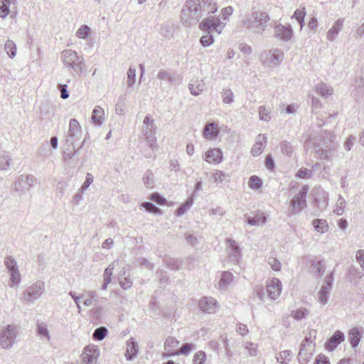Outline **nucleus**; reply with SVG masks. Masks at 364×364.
Returning a JSON list of instances; mask_svg holds the SVG:
<instances>
[{"mask_svg":"<svg viewBox=\"0 0 364 364\" xmlns=\"http://www.w3.org/2000/svg\"><path fill=\"white\" fill-rule=\"evenodd\" d=\"M335 136L330 132L320 131L319 133H311L305 141L307 149L314 148L317 157L321 160L330 161L333 155L336 148L328 147V144L334 139Z\"/></svg>","mask_w":364,"mask_h":364,"instance_id":"f257e3e1","label":"nucleus"},{"mask_svg":"<svg viewBox=\"0 0 364 364\" xmlns=\"http://www.w3.org/2000/svg\"><path fill=\"white\" fill-rule=\"evenodd\" d=\"M270 16L264 11H255L247 15L242 21V26L254 34L262 35L267 28Z\"/></svg>","mask_w":364,"mask_h":364,"instance_id":"f03ea898","label":"nucleus"},{"mask_svg":"<svg viewBox=\"0 0 364 364\" xmlns=\"http://www.w3.org/2000/svg\"><path fill=\"white\" fill-rule=\"evenodd\" d=\"M225 24L226 23L222 21L218 17L210 16L203 19L200 23L199 27L208 33L200 38V43L201 45L204 47L212 45L214 42V38L210 32L215 31L218 34L221 33Z\"/></svg>","mask_w":364,"mask_h":364,"instance_id":"7ed1b4c3","label":"nucleus"},{"mask_svg":"<svg viewBox=\"0 0 364 364\" xmlns=\"http://www.w3.org/2000/svg\"><path fill=\"white\" fill-rule=\"evenodd\" d=\"M60 59L63 65L70 68L77 75H80L85 70V65L82 56H79L77 53L70 49H66L61 52Z\"/></svg>","mask_w":364,"mask_h":364,"instance_id":"20e7f679","label":"nucleus"},{"mask_svg":"<svg viewBox=\"0 0 364 364\" xmlns=\"http://www.w3.org/2000/svg\"><path fill=\"white\" fill-rule=\"evenodd\" d=\"M202 6L199 0H187L181 11V18L184 23L189 26L192 22L198 21L202 16Z\"/></svg>","mask_w":364,"mask_h":364,"instance_id":"39448f33","label":"nucleus"},{"mask_svg":"<svg viewBox=\"0 0 364 364\" xmlns=\"http://www.w3.org/2000/svg\"><path fill=\"white\" fill-rule=\"evenodd\" d=\"M44 291V282L38 280L23 292L22 301L27 304H33L41 297Z\"/></svg>","mask_w":364,"mask_h":364,"instance_id":"423d86ee","label":"nucleus"},{"mask_svg":"<svg viewBox=\"0 0 364 364\" xmlns=\"http://www.w3.org/2000/svg\"><path fill=\"white\" fill-rule=\"evenodd\" d=\"M17 329L14 325H7L0 330V346L5 350L11 349L16 339Z\"/></svg>","mask_w":364,"mask_h":364,"instance_id":"0eeeda50","label":"nucleus"},{"mask_svg":"<svg viewBox=\"0 0 364 364\" xmlns=\"http://www.w3.org/2000/svg\"><path fill=\"white\" fill-rule=\"evenodd\" d=\"M36 178L31 174L18 176L14 184V190L19 196L26 195L33 188Z\"/></svg>","mask_w":364,"mask_h":364,"instance_id":"6e6552de","label":"nucleus"},{"mask_svg":"<svg viewBox=\"0 0 364 364\" xmlns=\"http://www.w3.org/2000/svg\"><path fill=\"white\" fill-rule=\"evenodd\" d=\"M284 53L279 48H273L262 52L259 60L264 65H279L284 60Z\"/></svg>","mask_w":364,"mask_h":364,"instance_id":"1a4fd4ad","label":"nucleus"},{"mask_svg":"<svg viewBox=\"0 0 364 364\" xmlns=\"http://www.w3.org/2000/svg\"><path fill=\"white\" fill-rule=\"evenodd\" d=\"M309 191V186H302L299 193L296 195L290 202L289 212L294 214L299 212L306 206V196Z\"/></svg>","mask_w":364,"mask_h":364,"instance_id":"9d476101","label":"nucleus"},{"mask_svg":"<svg viewBox=\"0 0 364 364\" xmlns=\"http://www.w3.org/2000/svg\"><path fill=\"white\" fill-rule=\"evenodd\" d=\"M82 136V127L76 119H71L69 122V128L66 135L65 144L72 146L79 140Z\"/></svg>","mask_w":364,"mask_h":364,"instance_id":"9b49d317","label":"nucleus"},{"mask_svg":"<svg viewBox=\"0 0 364 364\" xmlns=\"http://www.w3.org/2000/svg\"><path fill=\"white\" fill-rule=\"evenodd\" d=\"M314 345L309 338H305L301 343L298 360L300 364H306L313 355Z\"/></svg>","mask_w":364,"mask_h":364,"instance_id":"f8f14e48","label":"nucleus"},{"mask_svg":"<svg viewBox=\"0 0 364 364\" xmlns=\"http://www.w3.org/2000/svg\"><path fill=\"white\" fill-rule=\"evenodd\" d=\"M99 348L94 344L86 346L81 354V364H97Z\"/></svg>","mask_w":364,"mask_h":364,"instance_id":"ddd939ff","label":"nucleus"},{"mask_svg":"<svg viewBox=\"0 0 364 364\" xmlns=\"http://www.w3.org/2000/svg\"><path fill=\"white\" fill-rule=\"evenodd\" d=\"M293 30L290 24L278 23L274 27V37L280 41H289L293 37Z\"/></svg>","mask_w":364,"mask_h":364,"instance_id":"4468645a","label":"nucleus"},{"mask_svg":"<svg viewBox=\"0 0 364 364\" xmlns=\"http://www.w3.org/2000/svg\"><path fill=\"white\" fill-rule=\"evenodd\" d=\"M282 282L277 278H273L267 283V291L272 300H276L281 294Z\"/></svg>","mask_w":364,"mask_h":364,"instance_id":"2eb2a0df","label":"nucleus"},{"mask_svg":"<svg viewBox=\"0 0 364 364\" xmlns=\"http://www.w3.org/2000/svg\"><path fill=\"white\" fill-rule=\"evenodd\" d=\"M199 308L207 314H214L218 309L217 301L213 297L205 296L199 301Z\"/></svg>","mask_w":364,"mask_h":364,"instance_id":"dca6fc26","label":"nucleus"},{"mask_svg":"<svg viewBox=\"0 0 364 364\" xmlns=\"http://www.w3.org/2000/svg\"><path fill=\"white\" fill-rule=\"evenodd\" d=\"M226 242L228 245V256L230 259L234 262H238L242 256L239 245L236 241L230 238H228L226 240Z\"/></svg>","mask_w":364,"mask_h":364,"instance_id":"f3484780","label":"nucleus"},{"mask_svg":"<svg viewBox=\"0 0 364 364\" xmlns=\"http://www.w3.org/2000/svg\"><path fill=\"white\" fill-rule=\"evenodd\" d=\"M204 160L209 164H219L223 161V152L220 149L215 148L208 150L204 155Z\"/></svg>","mask_w":364,"mask_h":364,"instance_id":"a211bd4d","label":"nucleus"},{"mask_svg":"<svg viewBox=\"0 0 364 364\" xmlns=\"http://www.w3.org/2000/svg\"><path fill=\"white\" fill-rule=\"evenodd\" d=\"M345 336L343 332L341 331H336L333 336L326 341L325 346L326 348L332 351L336 349V348L344 341Z\"/></svg>","mask_w":364,"mask_h":364,"instance_id":"6ab92c4d","label":"nucleus"},{"mask_svg":"<svg viewBox=\"0 0 364 364\" xmlns=\"http://www.w3.org/2000/svg\"><path fill=\"white\" fill-rule=\"evenodd\" d=\"M218 134L219 129L215 122L207 123L203 131V135L207 139H215Z\"/></svg>","mask_w":364,"mask_h":364,"instance_id":"aec40b11","label":"nucleus"},{"mask_svg":"<svg viewBox=\"0 0 364 364\" xmlns=\"http://www.w3.org/2000/svg\"><path fill=\"white\" fill-rule=\"evenodd\" d=\"M363 330L358 327L351 328L348 332V341L352 348H355L358 346L361 338L363 336Z\"/></svg>","mask_w":364,"mask_h":364,"instance_id":"412c9836","label":"nucleus"},{"mask_svg":"<svg viewBox=\"0 0 364 364\" xmlns=\"http://www.w3.org/2000/svg\"><path fill=\"white\" fill-rule=\"evenodd\" d=\"M138 352V343L134 340V338H130L127 342V350L125 353L127 360H132L134 359L136 356Z\"/></svg>","mask_w":364,"mask_h":364,"instance_id":"4be33fe9","label":"nucleus"},{"mask_svg":"<svg viewBox=\"0 0 364 364\" xmlns=\"http://www.w3.org/2000/svg\"><path fill=\"white\" fill-rule=\"evenodd\" d=\"M267 142V137L262 134H259L257 136L256 141L252 146L251 153L253 156H259L263 151L264 144Z\"/></svg>","mask_w":364,"mask_h":364,"instance_id":"5701e85b","label":"nucleus"},{"mask_svg":"<svg viewBox=\"0 0 364 364\" xmlns=\"http://www.w3.org/2000/svg\"><path fill=\"white\" fill-rule=\"evenodd\" d=\"M188 87L191 93L197 96L200 95L204 90L205 83L203 80L193 78L191 80Z\"/></svg>","mask_w":364,"mask_h":364,"instance_id":"b1692460","label":"nucleus"},{"mask_svg":"<svg viewBox=\"0 0 364 364\" xmlns=\"http://www.w3.org/2000/svg\"><path fill=\"white\" fill-rule=\"evenodd\" d=\"M92 122L95 126H100L105 121V111L100 106H95L92 112Z\"/></svg>","mask_w":364,"mask_h":364,"instance_id":"393cba45","label":"nucleus"},{"mask_svg":"<svg viewBox=\"0 0 364 364\" xmlns=\"http://www.w3.org/2000/svg\"><path fill=\"white\" fill-rule=\"evenodd\" d=\"M344 20L343 18H338L333 23V26L327 33V39L333 41H334L339 32L341 31L343 25Z\"/></svg>","mask_w":364,"mask_h":364,"instance_id":"a878e982","label":"nucleus"},{"mask_svg":"<svg viewBox=\"0 0 364 364\" xmlns=\"http://www.w3.org/2000/svg\"><path fill=\"white\" fill-rule=\"evenodd\" d=\"M310 271L315 274L316 277H321L323 272V265L322 261L314 259L309 261Z\"/></svg>","mask_w":364,"mask_h":364,"instance_id":"bb28decb","label":"nucleus"},{"mask_svg":"<svg viewBox=\"0 0 364 364\" xmlns=\"http://www.w3.org/2000/svg\"><path fill=\"white\" fill-rule=\"evenodd\" d=\"M233 274L230 272H223L221 274V278L218 283V287L220 290H225L228 286L232 282Z\"/></svg>","mask_w":364,"mask_h":364,"instance_id":"cd10ccee","label":"nucleus"},{"mask_svg":"<svg viewBox=\"0 0 364 364\" xmlns=\"http://www.w3.org/2000/svg\"><path fill=\"white\" fill-rule=\"evenodd\" d=\"M267 220V217L264 213H258L254 217H249L247 223L250 225L262 226Z\"/></svg>","mask_w":364,"mask_h":364,"instance_id":"c85d7f7f","label":"nucleus"},{"mask_svg":"<svg viewBox=\"0 0 364 364\" xmlns=\"http://www.w3.org/2000/svg\"><path fill=\"white\" fill-rule=\"evenodd\" d=\"M264 292L261 287H257L253 292V296L250 299V304L252 306H255V303L260 304L264 301Z\"/></svg>","mask_w":364,"mask_h":364,"instance_id":"c756f323","label":"nucleus"},{"mask_svg":"<svg viewBox=\"0 0 364 364\" xmlns=\"http://www.w3.org/2000/svg\"><path fill=\"white\" fill-rule=\"evenodd\" d=\"M316 92L321 97H328L333 94V88L324 82H320L316 85Z\"/></svg>","mask_w":364,"mask_h":364,"instance_id":"7c9ffc66","label":"nucleus"},{"mask_svg":"<svg viewBox=\"0 0 364 364\" xmlns=\"http://www.w3.org/2000/svg\"><path fill=\"white\" fill-rule=\"evenodd\" d=\"M13 165L12 159L6 154H0V171H8Z\"/></svg>","mask_w":364,"mask_h":364,"instance_id":"2f4dec72","label":"nucleus"},{"mask_svg":"<svg viewBox=\"0 0 364 364\" xmlns=\"http://www.w3.org/2000/svg\"><path fill=\"white\" fill-rule=\"evenodd\" d=\"M126 271L123 268L118 277L119 285L124 289H128L132 286V281L129 277L125 276Z\"/></svg>","mask_w":364,"mask_h":364,"instance_id":"473e14b6","label":"nucleus"},{"mask_svg":"<svg viewBox=\"0 0 364 364\" xmlns=\"http://www.w3.org/2000/svg\"><path fill=\"white\" fill-rule=\"evenodd\" d=\"M203 6L202 11L203 13L207 14H214L217 11L218 7L216 5V2L215 0H202Z\"/></svg>","mask_w":364,"mask_h":364,"instance_id":"72a5a7b5","label":"nucleus"},{"mask_svg":"<svg viewBox=\"0 0 364 364\" xmlns=\"http://www.w3.org/2000/svg\"><path fill=\"white\" fill-rule=\"evenodd\" d=\"M312 224L316 231L320 233H325L328 230V225L326 220L315 219Z\"/></svg>","mask_w":364,"mask_h":364,"instance_id":"f704fd0d","label":"nucleus"},{"mask_svg":"<svg viewBox=\"0 0 364 364\" xmlns=\"http://www.w3.org/2000/svg\"><path fill=\"white\" fill-rule=\"evenodd\" d=\"M331 290V289H330L329 285H323L320 289L318 294V299L322 305L327 304Z\"/></svg>","mask_w":364,"mask_h":364,"instance_id":"c9c22d12","label":"nucleus"},{"mask_svg":"<svg viewBox=\"0 0 364 364\" xmlns=\"http://www.w3.org/2000/svg\"><path fill=\"white\" fill-rule=\"evenodd\" d=\"M9 273L10 274L9 286L11 287L18 288L21 281V274L18 269L16 270H12V272H10Z\"/></svg>","mask_w":364,"mask_h":364,"instance_id":"e433bc0d","label":"nucleus"},{"mask_svg":"<svg viewBox=\"0 0 364 364\" xmlns=\"http://www.w3.org/2000/svg\"><path fill=\"white\" fill-rule=\"evenodd\" d=\"M309 311L306 308H300L291 312V316L296 321H301L307 318Z\"/></svg>","mask_w":364,"mask_h":364,"instance_id":"4c0bfd02","label":"nucleus"},{"mask_svg":"<svg viewBox=\"0 0 364 364\" xmlns=\"http://www.w3.org/2000/svg\"><path fill=\"white\" fill-rule=\"evenodd\" d=\"M4 50H6L8 56L11 58H14L16 55V46L15 43L11 40H8L4 44Z\"/></svg>","mask_w":364,"mask_h":364,"instance_id":"58836bf2","label":"nucleus"},{"mask_svg":"<svg viewBox=\"0 0 364 364\" xmlns=\"http://www.w3.org/2000/svg\"><path fill=\"white\" fill-rule=\"evenodd\" d=\"M92 31L87 25H82L76 31V36L81 39H86L91 35Z\"/></svg>","mask_w":364,"mask_h":364,"instance_id":"ea45409f","label":"nucleus"},{"mask_svg":"<svg viewBox=\"0 0 364 364\" xmlns=\"http://www.w3.org/2000/svg\"><path fill=\"white\" fill-rule=\"evenodd\" d=\"M259 119L264 122L271 120V110L265 106H259L258 108Z\"/></svg>","mask_w":364,"mask_h":364,"instance_id":"a19ab883","label":"nucleus"},{"mask_svg":"<svg viewBox=\"0 0 364 364\" xmlns=\"http://www.w3.org/2000/svg\"><path fill=\"white\" fill-rule=\"evenodd\" d=\"M10 0H0V17L5 18L9 14Z\"/></svg>","mask_w":364,"mask_h":364,"instance_id":"79ce46f5","label":"nucleus"},{"mask_svg":"<svg viewBox=\"0 0 364 364\" xmlns=\"http://www.w3.org/2000/svg\"><path fill=\"white\" fill-rule=\"evenodd\" d=\"M108 334V330L106 327L101 326L97 328L92 335L93 339L95 341H102Z\"/></svg>","mask_w":364,"mask_h":364,"instance_id":"37998d69","label":"nucleus"},{"mask_svg":"<svg viewBox=\"0 0 364 364\" xmlns=\"http://www.w3.org/2000/svg\"><path fill=\"white\" fill-rule=\"evenodd\" d=\"M193 203V200L192 198H188L186 201L181 205L176 210V214L178 216L183 215L188 210L191 208Z\"/></svg>","mask_w":364,"mask_h":364,"instance_id":"c03bdc74","label":"nucleus"},{"mask_svg":"<svg viewBox=\"0 0 364 364\" xmlns=\"http://www.w3.org/2000/svg\"><path fill=\"white\" fill-rule=\"evenodd\" d=\"M179 341L173 337H168L164 342V348L166 351L171 352L178 347Z\"/></svg>","mask_w":364,"mask_h":364,"instance_id":"a18cd8bd","label":"nucleus"},{"mask_svg":"<svg viewBox=\"0 0 364 364\" xmlns=\"http://www.w3.org/2000/svg\"><path fill=\"white\" fill-rule=\"evenodd\" d=\"M194 345L189 343H186L181 346V347L177 350L173 351V354L178 355H188L191 351L193 350Z\"/></svg>","mask_w":364,"mask_h":364,"instance_id":"49530a36","label":"nucleus"},{"mask_svg":"<svg viewBox=\"0 0 364 364\" xmlns=\"http://www.w3.org/2000/svg\"><path fill=\"white\" fill-rule=\"evenodd\" d=\"M291 351L286 350L279 353V355L277 356V360L281 363H287L288 362L291 361Z\"/></svg>","mask_w":364,"mask_h":364,"instance_id":"de8ad7c7","label":"nucleus"},{"mask_svg":"<svg viewBox=\"0 0 364 364\" xmlns=\"http://www.w3.org/2000/svg\"><path fill=\"white\" fill-rule=\"evenodd\" d=\"M143 181L147 188H153L154 185V174L151 171L147 170L143 176Z\"/></svg>","mask_w":364,"mask_h":364,"instance_id":"09e8293b","label":"nucleus"},{"mask_svg":"<svg viewBox=\"0 0 364 364\" xmlns=\"http://www.w3.org/2000/svg\"><path fill=\"white\" fill-rule=\"evenodd\" d=\"M345 203V199L341 196H339L333 213L337 215H341L344 211Z\"/></svg>","mask_w":364,"mask_h":364,"instance_id":"8fccbe9b","label":"nucleus"},{"mask_svg":"<svg viewBox=\"0 0 364 364\" xmlns=\"http://www.w3.org/2000/svg\"><path fill=\"white\" fill-rule=\"evenodd\" d=\"M157 78L161 81H167L172 84L174 80V77L168 71L161 70L157 74Z\"/></svg>","mask_w":364,"mask_h":364,"instance_id":"3c124183","label":"nucleus"},{"mask_svg":"<svg viewBox=\"0 0 364 364\" xmlns=\"http://www.w3.org/2000/svg\"><path fill=\"white\" fill-rule=\"evenodd\" d=\"M143 139L146 141L147 146L151 149L154 150L157 149L158 146L156 144V137L155 134L142 135Z\"/></svg>","mask_w":364,"mask_h":364,"instance_id":"603ef678","label":"nucleus"},{"mask_svg":"<svg viewBox=\"0 0 364 364\" xmlns=\"http://www.w3.org/2000/svg\"><path fill=\"white\" fill-rule=\"evenodd\" d=\"M223 102L225 104H231L234 101L233 92L230 89H224L221 92Z\"/></svg>","mask_w":364,"mask_h":364,"instance_id":"864d4df0","label":"nucleus"},{"mask_svg":"<svg viewBox=\"0 0 364 364\" xmlns=\"http://www.w3.org/2000/svg\"><path fill=\"white\" fill-rule=\"evenodd\" d=\"M127 85L129 87L133 86L136 80V68L133 66H130L127 70Z\"/></svg>","mask_w":364,"mask_h":364,"instance_id":"5fc2aeb1","label":"nucleus"},{"mask_svg":"<svg viewBox=\"0 0 364 364\" xmlns=\"http://www.w3.org/2000/svg\"><path fill=\"white\" fill-rule=\"evenodd\" d=\"M248 185L252 189L258 190L262 187V182L258 176H252L249 179Z\"/></svg>","mask_w":364,"mask_h":364,"instance_id":"6e6d98bb","label":"nucleus"},{"mask_svg":"<svg viewBox=\"0 0 364 364\" xmlns=\"http://www.w3.org/2000/svg\"><path fill=\"white\" fill-rule=\"evenodd\" d=\"M83 297H86L84 301V305L90 306L97 297V294L95 291H87L83 294Z\"/></svg>","mask_w":364,"mask_h":364,"instance_id":"4d7b16f0","label":"nucleus"},{"mask_svg":"<svg viewBox=\"0 0 364 364\" xmlns=\"http://www.w3.org/2000/svg\"><path fill=\"white\" fill-rule=\"evenodd\" d=\"M141 206L149 213L161 214V210L151 202H144L141 204Z\"/></svg>","mask_w":364,"mask_h":364,"instance_id":"13d9d810","label":"nucleus"},{"mask_svg":"<svg viewBox=\"0 0 364 364\" xmlns=\"http://www.w3.org/2000/svg\"><path fill=\"white\" fill-rule=\"evenodd\" d=\"M4 264L9 272H12V270L18 269L17 262L15 259L11 257H7L5 259Z\"/></svg>","mask_w":364,"mask_h":364,"instance_id":"bf43d9fd","label":"nucleus"},{"mask_svg":"<svg viewBox=\"0 0 364 364\" xmlns=\"http://www.w3.org/2000/svg\"><path fill=\"white\" fill-rule=\"evenodd\" d=\"M38 334L41 336H45L48 340L50 339L49 332L47 326L43 322L38 323L37 324Z\"/></svg>","mask_w":364,"mask_h":364,"instance_id":"052dcab7","label":"nucleus"},{"mask_svg":"<svg viewBox=\"0 0 364 364\" xmlns=\"http://www.w3.org/2000/svg\"><path fill=\"white\" fill-rule=\"evenodd\" d=\"M205 359V353L203 351L200 350L195 353L193 362V364H204Z\"/></svg>","mask_w":364,"mask_h":364,"instance_id":"680f3d73","label":"nucleus"},{"mask_svg":"<svg viewBox=\"0 0 364 364\" xmlns=\"http://www.w3.org/2000/svg\"><path fill=\"white\" fill-rule=\"evenodd\" d=\"M281 151L284 154L290 156L293 153V148L289 142L283 141L280 145Z\"/></svg>","mask_w":364,"mask_h":364,"instance_id":"e2e57ef3","label":"nucleus"},{"mask_svg":"<svg viewBox=\"0 0 364 364\" xmlns=\"http://www.w3.org/2000/svg\"><path fill=\"white\" fill-rule=\"evenodd\" d=\"M312 176V171L306 168H300L296 174V177L299 178H311Z\"/></svg>","mask_w":364,"mask_h":364,"instance_id":"0e129e2a","label":"nucleus"},{"mask_svg":"<svg viewBox=\"0 0 364 364\" xmlns=\"http://www.w3.org/2000/svg\"><path fill=\"white\" fill-rule=\"evenodd\" d=\"M93 182V176L91 173H87L85 178V181L82 185L81 188H80V191L81 193H84L88 187L90 186V184Z\"/></svg>","mask_w":364,"mask_h":364,"instance_id":"69168bd1","label":"nucleus"},{"mask_svg":"<svg viewBox=\"0 0 364 364\" xmlns=\"http://www.w3.org/2000/svg\"><path fill=\"white\" fill-rule=\"evenodd\" d=\"M114 269V263L110 264L104 272V280L111 282L112 281V275L113 273V270Z\"/></svg>","mask_w":364,"mask_h":364,"instance_id":"338daca9","label":"nucleus"},{"mask_svg":"<svg viewBox=\"0 0 364 364\" xmlns=\"http://www.w3.org/2000/svg\"><path fill=\"white\" fill-rule=\"evenodd\" d=\"M269 264L271 266L272 269L274 271H279L281 269V263L280 262L274 258V257H269L268 260Z\"/></svg>","mask_w":364,"mask_h":364,"instance_id":"774afa93","label":"nucleus"}]
</instances>
